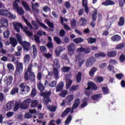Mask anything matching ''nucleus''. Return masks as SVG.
<instances>
[{
	"label": "nucleus",
	"instance_id": "nucleus-1",
	"mask_svg": "<svg viewBox=\"0 0 125 125\" xmlns=\"http://www.w3.org/2000/svg\"><path fill=\"white\" fill-rule=\"evenodd\" d=\"M17 39L19 43L22 45L23 50L26 51H29L31 48V43L27 42L22 41V37L19 34H17Z\"/></svg>",
	"mask_w": 125,
	"mask_h": 125
},
{
	"label": "nucleus",
	"instance_id": "nucleus-2",
	"mask_svg": "<svg viewBox=\"0 0 125 125\" xmlns=\"http://www.w3.org/2000/svg\"><path fill=\"white\" fill-rule=\"evenodd\" d=\"M54 66L53 71L54 72V77L56 80H58V79H59V71H58V69L60 68V62H59V59L57 58L54 59Z\"/></svg>",
	"mask_w": 125,
	"mask_h": 125
},
{
	"label": "nucleus",
	"instance_id": "nucleus-3",
	"mask_svg": "<svg viewBox=\"0 0 125 125\" xmlns=\"http://www.w3.org/2000/svg\"><path fill=\"white\" fill-rule=\"evenodd\" d=\"M0 15L8 17V18H10L11 19H15L16 18L15 15L11 14L10 12L7 10L0 9Z\"/></svg>",
	"mask_w": 125,
	"mask_h": 125
},
{
	"label": "nucleus",
	"instance_id": "nucleus-4",
	"mask_svg": "<svg viewBox=\"0 0 125 125\" xmlns=\"http://www.w3.org/2000/svg\"><path fill=\"white\" fill-rule=\"evenodd\" d=\"M18 2H20V0H15L13 3V7L14 9H16L18 14L23 15L25 13V12L22 8L19 7Z\"/></svg>",
	"mask_w": 125,
	"mask_h": 125
},
{
	"label": "nucleus",
	"instance_id": "nucleus-5",
	"mask_svg": "<svg viewBox=\"0 0 125 125\" xmlns=\"http://www.w3.org/2000/svg\"><path fill=\"white\" fill-rule=\"evenodd\" d=\"M19 87H20L21 91L22 94H27L30 92V86L25 85L24 83H21L19 85Z\"/></svg>",
	"mask_w": 125,
	"mask_h": 125
},
{
	"label": "nucleus",
	"instance_id": "nucleus-6",
	"mask_svg": "<svg viewBox=\"0 0 125 125\" xmlns=\"http://www.w3.org/2000/svg\"><path fill=\"white\" fill-rule=\"evenodd\" d=\"M16 64V73L20 74L23 72V63L22 62H19L18 60L16 61L15 62Z\"/></svg>",
	"mask_w": 125,
	"mask_h": 125
},
{
	"label": "nucleus",
	"instance_id": "nucleus-7",
	"mask_svg": "<svg viewBox=\"0 0 125 125\" xmlns=\"http://www.w3.org/2000/svg\"><path fill=\"white\" fill-rule=\"evenodd\" d=\"M68 54L72 56L75 53V49H76V45L74 43H71L68 47Z\"/></svg>",
	"mask_w": 125,
	"mask_h": 125
},
{
	"label": "nucleus",
	"instance_id": "nucleus-8",
	"mask_svg": "<svg viewBox=\"0 0 125 125\" xmlns=\"http://www.w3.org/2000/svg\"><path fill=\"white\" fill-rule=\"evenodd\" d=\"M31 102H32V100L30 98L24 100L22 103V104H21V109H28V108H29V105H30Z\"/></svg>",
	"mask_w": 125,
	"mask_h": 125
},
{
	"label": "nucleus",
	"instance_id": "nucleus-9",
	"mask_svg": "<svg viewBox=\"0 0 125 125\" xmlns=\"http://www.w3.org/2000/svg\"><path fill=\"white\" fill-rule=\"evenodd\" d=\"M87 86L88 87L86 88L87 90H89L92 88V90H94L95 91L98 88L96 84L92 82H88L87 83Z\"/></svg>",
	"mask_w": 125,
	"mask_h": 125
},
{
	"label": "nucleus",
	"instance_id": "nucleus-10",
	"mask_svg": "<svg viewBox=\"0 0 125 125\" xmlns=\"http://www.w3.org/2000/svg\"><path fill=\"white\" fill-rule=\"evenodd\" d=\"M13 80V77L11 75H9L8 76H6L4 79V82L6 84H7V86L8 85H10L12 83V81Z\"/></svg>",
	"mask_w": 125,
	"mask_h": 125
},
{
	"label": "nucleus",
	"instance_id": "nucleus-11",
	"mask_svg": "<svg viewBox=\"0 0 125 125\" xmlns=\"http://www.w3.org/2000/svg\"><path fill=\"white\" fill-rule=\"evenodd\" d=\"M82 5L84 8L86 14L89 13V7L87 5V0H82Z\"/></svg>",
	"mask_w": 125,
	"mask_h": 125
},
{
	"label": "nucleus",
	"instance_id": "nucleus-12",
	"mask_svg": "<svg viewBox=\"0 0 125 125\" xmlns=\"http://www.w3.org/2000/svg\"><path fill=\"white\" fill-rule=\"evenodd\" d=\"M0 22L1 25V27L4 28H7L8 27V20L5 18H2L0 20Z\"/></svg>",
	"mask_w": 125,
	"mask_h": 125
},
{
	"label": "nucleus",
	"instance_id": "nucleus-13",
	"mask_svg": "<svg viewBox=\"0 0 125 125\" xmlns=\"http://www.w3.org/2000/svg\"><path fill=\"white\" fill-rule=\"evenodd\" d=\"M15 30L18 32L20 33V28L23 29V25L19 22H15L13 23Z\"/></svg>",
	"mask_w": 125,
	"mask_h": 125
},
{
	"label": "nucleus",
	"instance_id": "nucleus-14",
	"mask_svg": "<svg viewBox=\"0 0 125 125\" xmlns=\"http://www.w3.org/2000/svg\"><path fill=\"white\" fill-rule=\"evenodd\" d=\"M63 87L64 83L63 82H61L59 83L56 86V92H60V91H62V90H63Z\"/></svg>",
	"mask_w": 125,
	"mask_h": 125
},
{
	"label": "nucleus",
	"instance_id": "nucleus-15",
	"mask_svg": "<svg viewBox=\"0 0 125 125\" xmlns=\"http://www.w3.org/2000/svg\"><path fill=\"white\" fill-rule=\"evenodd\" d=\"M95 62V59L94 58H91L88 59L87 62L85 63L86 67H90L92 65H93Z\"/></svg>",
	"mask_w": 125,
	"mask_h": 125
},
{
	"label": "nucleus",
	"instance_id": "nucleus-16",
	"mask_svg": "<svg viewBox=\"0 0 125 125\" xmlns=\"http://www.w3.org/2000/svg\"><path fill=\"white\" fill-rule=\"evenodd\" d=\"M80 103H81V100L80 99H76L74 101V103L72 105V110H75L77 109V108L80 106Z\"/></svg>",
	"mask_w": 125,
	"mask_h": 125
},
{
	"label": "nucleus",
	"instance_id": "nucleus-17",
	"mask_svg": "<svg viewBox=\"0 0 125 125\" xmlns=\"http://www.w3.org/2000/svg\"><path fill=\"white\" fill-rule=\"evenodd\" d=\"M102 98V94H95L91 97V99L92 100H93L94 101H97L98 100H99V99H101Z\"/></svg>",
	"mask_w": 125,
	"mask_h": 125
},
{
	"label": "nucleus",
	"instance_id": "nucleus-18",
	"mask_svg": "<svg viewBox=\"0 0 125 125\" xmlns=\"http://www.w3.org/2000/svg\"><path fill=\"white\" fill-rule=\"evenodd\" d=\"M41 96L44 97V99H49V96L51 95V92H42L40 93Z\"/></svg>",
	"mask_w": 125,
	"mask_h": 125
},
{
	"label": "nucleus",
	"instance_id": "nucleus-19",
	"mask_svg": "<svg viewBox=\"0 0 125 125\" xmlns=\"http://www.w3.org/2000/svg\"><path fill=\"white\" fill-rule=\"evenodd\" d=\"M111 40L112 42H120L122 40V37L119 35H115L111 37Z\"/></svg>",
	"mask_w": 125,
	"mask_h": 125
},
{
	"label": "nucleus",
	"instance_id": "nucleus-20",
	"mask_svg": "<svg viewBox=\"0 0 125 125\" xmlns=\"http://www.w3.org/2000/svg\"><path fill=\"white\" fill-rule=\"evenodd\" d=\"M115 2L111 0H106L105 1L102 3V5L108 6V5H114Z\"/></svg>",
	"mask_w": 125,
	"mask_h": 125
},
{
	"label": "nucleus",
	"instance_id": "nucleus-21",
	"mask_svg": "<svg viewBox=\"0 0 125 125\" xmlns=\"http://www.w3.org/2000/svg\"><path fill=\"white\" fill-rule=\"evenodd\" d=\"M14 105V103L10 102L6 104V107L4 108L5 111H10L12 109V107Z\"/></svg>",
	"mask_w": 125,
	"mask_h": 125
},
{
	"label": "nucleus",
	"instance_id": "nucleus-22",
	"mask_svg": "<svg viewBox=\"0 0 125 125\" xmlns=\"http://www.w3.org/2000/svg\"><path fill=\"white\" fill-rule=\"evenodd\" d=\"M87 101H88V98L84 97L83 99L82 102H83V103L81 104V108H84V107H86V106H87Z\"/></svg>",
	"mask_w": 125,
	"mask_h": 125
},
{
	"label": "nucleus",
	"instance_id": "nucleus-23",
	"mask_svg": "<svg viewBox=\"0 0 125 125\" xmlns=\"http://www.w3.org/2000/svg\"><path fill=\"white\" fill-rule=\"evenodd\" d=\"M10 43L12 44L13 47H15L17 45V40L13 37H11L10 38Z\"/></svg>",
	"mask_w": 125,
	"mask_h": 125
},
{
	"label": "nucleus",
	"instance_id": "nucleus-24",
	"mask_svg": "<svg viewBox=\"0 0 125 125\" xmlns=\"http://www.w3.org/2000/svg\"><path fill=\"white\" fill-rule=\"evenodd\" d=\"M74 100V95H70L66 97V101L68 105H71V102Z\"/></svg>",
	"mask_w": 125,
	"mask_h": 125
},
{
	"label": "nucleus",
	"instance_id": "nucleus-25",
	"mask_svg": "<svg viewBox=\"0 0 125 125\" xmlns=\"http://www.w3.org/2000/svg\"><path fill=\"white\" fill-rule=\"evenodd\" d=\"M97 71V68L94 67L92 68L89 72V75L91 77V78H93L94 77V74L96 73Z\"/></svg>",
	"mask_w": 125,
	"mask_h": 125
},
{
	"label": "nucleus",
	"instance_id": "nucleus-26",
	"mask_svg": "<svg viewBox=\"0 0 125 125\" xmlns=\"http://www.w3.org/2000/svg\"><path fill=\"white\" fill-rule=\"evenodd\" d=\"M83 77V73L81 72H78L76 75V81L78 83L82 82V78Z\"/></svg>",
	"mask_w": 125,
	"mask_h": 125
},
{
	"label": "nucleus",
	"instance_id": "nucleus-27",
	"mask_svg": "<svg viewBox=\"0 0 125 125\" xmlns=\"http://www.w3.org/2000/svg\"><path fill=\"white\" fill-rule=\"evenodd\" d=\"M61 23L62 25H63V27L66 31H70L71 30V28H70V27L68 26L67 24H64V18H63V17H62L61 18Z\"/></svg>",
	"mask_w": 125,
	"mask_h": 125
},
{
	"label": "nucleus",
	"instance_id": "nucleus-28",
	"mask_svg": "<svg viewBox=\"0 0 125 125\" xmlns=\"http://www.w3.org/2000/svg\"><path fill=\"white\" fill-rule=\"evenodd\" d=\"M21 4L26 11H31V8H30V6H29V5H28L27 2H21Z\"/></svg>",
	"mask_w": 125,
	"mask_h": 125
},
{
	"label": "nucleus",
	"instance_id": "nucleus-29",
	"mask_svg": "<svg viewBox=\"0 0 125 125\" xmlns=\"http://www.w3.org/2000/svg\"><path fill=\"white\" fill-rule=\"evenodd\" d=\"M86 21H87V20H86V19H85V18H80V19L79 20V23L81 26H83V27H84V26L86 25Z\"/></svg>",
	"mask_w": 125,
	"mask_h": 125
},
{
	"label": "nucleus",
	"instance_id": "nucleus-30",
	"mask_svg": "<svg viewBox=\"0 0 125 125\" xmlns=\"http://www.w3.org/2000/svg\"><path fill=\"white\" fill-rule=\"evenodd\" d=\"M106 53L104 52H99L95 54V57L96 58H99V57H102L103 58H104L106 57Z\"/></svg>",
	"mask_w": 125,
	"mask_h": 125
},
{
	"label": "nucleus",
	"instance_id": "nucleus-31",
	"mask_svg": "<svg viewBox=\"0 0 125 125\" xmlns=\"http://www.w3.org/2000/svg\"><path fill=\"white\" fill-rule=\"evenodd\" d=\"M37 87L38 89H39L42 92V91H43L44 89H45V87L43 86V84L42 83V82H41V81L40 82V83H37Z\"/></svg>",
	"mask_w": 125,
	"mask_h": 125
},
{
	"label": "nucleus",
	"instance_id": "nucleus-32",
	"mask_svg": "<svg viewBox=\"0 0 125 125\" xmlns=\"http://www.w3.org/2000/svg\"><path fill=\"white\" fill-rule=\"evenodd\" d=\"M118 26L122 27L125 25V18L124 17H121L119 18V21L118 22Z\"/></svg>",
	"mask_w": 125,
	"mask_h": 125
},
{
	"label": "nucleus",
	"instance_id": "nucleus-33",
	"mask_svg": "<svg viewBox=\"0 0 125 125\" xmlns=\"http://www.w3.org/2000/svg\"><path fill=\"white\" fill-rule=\"evenodd\" d=\"M71 111V108L67 107L65 109V110L62 113L61 115V117L62 118H64L65 116H67L68 114H69V112Z\"/></svg>",
	"mask_w": 125,
	"mask_h": 125
},
{
	"label": "nucleus",
	"instance_id": "nucleus-34",
	"mask_svg": "<svg viewBox=\"0 0 125 125\" xmlns=\"http://www.w3.org/2000/svg\"><path fill=\"white\" fill-rule=\"evenodd\" d=\"M29 80L31 82H35V80H36V75H35V73L34 72H30L29 74Z\"/></svg>",
	"mask_w": 125,
	"mask_h": 125
},
{
	"label": "nucleus",
	"instance_id": "nucleus-35",
	"mask_svg": "<svg viewBox=\"0 0 125 125\" xmlns=\"http://www.w3.org/2000/svg\"><path fill=\"white\" fill-rule=\"evenodd\" d=\"M97 9H94V11L93 12L92 15V21H96V17H97Z\"/></svg>",
	"mask_w": 125,
	"mask_h": 125
},
{
	"label": "nucleus",
	"instance_id": "nucleus-36",
	"mask_svg": "<svg viewBox=\"0 0 125 125\" xmlns=\"http://www.w3.org/2000/svg\"><path fill=\"white\" fill-rule=\"evenodd\" d=\"M46 22L48 27L51 28V29H53L54 28V23H53L52 22H51L49 19H46Z\"/></svg>",
	"mask_w": 125,
	"mask_h": 125
},
{
	"label": "nucleus",
	"instance_id": "nucleus-37",
	"mask_svg": "<svg viewBox=\"0 0 125 125\" xmlns=\"http://www.w3.org/2000/svg\"><path fill=\"white\" fill-rule=\"evenodd\" d=\"M117 55V51H112L107 53L108 57H115Z\"/></svg>",
	"mask_w": 125,
	"mask_h": 125
},
{
	"label": "nucleus",
	"instance_id": "nucleus-38",
	"mask_svg": "<svg viewBox=\"0 0 125 125\" xmlns=\"http://www.w3.org/2000/svg\"><path fill=\"white\" fill-rule=\"evenodd\" d=\"M88 43H95L96 42V38H93L92 37H89L87 39Z\"/></svg>",
	"mask_w": 125,
	"mask_h": 125
},
{
	"label": "nucleus",
	"instance_id": "nucleus-39",
	"mask_svg": "<svg viewBox=\"0 0 125 125\" xmlns=\"http://www.w3.org/2000/svg\"><path fill=\"white\" fill-rule=\"evenodd\" d=\"M18 92H19V88L15 87L12 89L10 93L12 95H14V94H16V93H18Z\"/></svg>",
	"mask_w": 125,
	"mask_h": 125
},
{
	"label": "nucleus",
	"instance_id": "nucleus-40",
	"mask_svg": "<svg viewBox=\"0 0 125 125\" xmlns=\"http://www.w3.org/2000/svg\"><path fill=\"white\" fill-rule=\"evenodd\" d=\"M71 121H72V115H69L64 122L65 125H68L69 124L71 123Z\"/></svg>",
	"mask_w": 125,
	"mask_h": 125
},
{
	"label": "nucleus",
	"instance_id": "nucleus-41",
	"mask_svg": "<svg viewBox=\"0 0 125 125\" xmlns=\"http://www.w3.org/2000/svg\"><path fill=\"white\" fill-rule=\"evenodd\" d=\"M20 107L21 108V104H20V103H16L15 104V105L14 107V111H15V112L18 111V110H19Z\"/></svg>",
	"mask_w": 125,
	"mask_h": 125
},
{
	"label": "nucleus",
	"instance_id": "nucleus-42",
	"mask_svg": "<svg viewBox=\"0 0 125 125\" xmlns=\"http://www.w3.org/2000/svg\"><path fill=\"white\" fill-rule=\"evenodd\" d=\"M38 105H39V102L35 100L31 102V108H36Z\"/></svg>",
	"mask_w": 125,
	"mask_h": 125
},
{
	"label": "nucleus",
	"instance_id": "nucleus-43",
	"mask_svg": "<svg viewBox=\"0 0 125 125\" xmlns=\"http://www.w3.org/2000/svg\"><path fill=\"white\" fill-rule=\"evenodd\" d=\"M102 90L103 91V94L106 95L107 94H109L110 90L107 87H103Z\"/></svg>",
	"mask_w": 125,
	"mask_h": 125
},
{
	"label": "nucleus",
	"instance_id": "nucleus-44",
	"mask_svg": "<svg viewBox=\"0 0 125 125\" xmlns=\"http://www.w3.org/2000/svg\"><path fill=\"white\" fill-rule=\"evenodd\" d=\"M70 25L72 28H76L77 27V21L75 19H73L70 21Z\"/></svg>",
	"mask_w": 125,
	"mask_h": 125
},
{
	"label": "nucleus",
	"instance_id": "nucleus-45",
	"mask_svg": "<svg viewBox=\"0 0 125 125\" xmlns=\"http://www.w3.org/2000/svg\"><path fill=\"white\" fill-rule=\"evenodd\" d=\"M73 42H75V43H80V42H83V39L82 38H75L73 40Z\"/></svg>",
	"mask_w": 125,
	"mask_h": 125
},
{
	"label": "nucleus",
	"instance_id": "nucleus-46",
	"mask_svg": "<svg viewBox=\"0 0 125 125\" xmlns=\"http://www.w3.org/2000/svg\"><path fill=\"white\" fill-rule=\"evenodd\" d=\"M54 41L56 42L57 44H61V42H62V41L60 39V38L57 37V36H55L54 37Z\"/></svg>",
	"mask_w": 125,
	"mask_h": 125
},
{
	"label": "nucleus",
	"instance_id": "nucleus-47",
	"mask_svg": "<svg viewBox=\"0 0 125 125\" xmlns=\"http://www.w3.org/2000/svg\"><path fill=\"white\" fill-rule=\"evenodd\" d=\"M10 35V31L8 30H6L4 32H3V36L4 38L5 39H8L9 38V35Z\"/></svg>",
	"mask_w": 125,
	"mask_h": 125
},
{
	"label": "nucleus",
	"instance_id": "nucleus-48",
	"mask_svg": "<svg viewBox=\"0 0 125 125\" xmlns=\"http://www.w3.org/2000/svg\"><path fill=\"white\" fill-rule=\"evenodd\" d=\"M95 81L96 82V83H101L104 81V78H103L102 77L98 76L95 79Z\"/></svg>",
	"mask_w": 125,
	"mask_h": 125
},
{
	"label": "nucleus",
	"instance_id": "nucleus-49",
	"mask_svg": "<svg viewBox=\"0 0 125 125\" xmlns=\"http://www.w3.org/2000/svg\"><path fill=\"white\" fill-rule=\"evenodd\" d=\"M57 107L54 105H49L48 106V109L50 111V112H55L56 111Z\"/></svg>",
	"mask_w": 125,
	"mask_h": 125
},
{
	"label": "nucleus",
	"instance_id": "nucleus-50",
	"mask_svg": "<svg viewBox=\"0 0 125 125\" xmlns=\"http://www.w3.org/2000/svg\"><path fill=\"white\" fill-rule=\"evenodd\" d=\"M62 70L63 72H64V73H68V72H70L71 67L69 66H64L62 68Z\"/></svg>",
	"mask_w": 125,
	"mask_h": 125
},
{
	"label": "nucleus",
	"instance_id": "nucleus-51",
	"mask_svg": "<svg viewBox=\"0 0 125 125\" xmlns=\"http://www.w3.org/2000/svg\"><path fill=\"white\" fill-rule=\"evenodd\" d=\"M64 6H65V8H66V9H70V8H71V3H70V1H65L64 4Z\"/></svg>",
	"mask_w": 125,
	"mask_h": 125
},
{
	"label": "nucleus",
	"instance_id": "nucleus-52",
	"mask_svg": "<svg viewBox=\"0 0 125 125\" xmlns=\"http://www.w3.org/2000/svg\"><path fill=\"white\" fill-rule=\"evenodd\" d=\"M91 51V49H90V47H89V46H87L84 48V53H85V54H88L90 53Z\"/></svg>",
	"mask_w": 125,
	"mask_h": 125
},
{
	"label": "nucleus",
	"instance_id": "nucleus-53",
	"mask_svg": "<svg viewBox=\"0 0 125 125\" xmlns=\"http://www.w3.org/2000/svg\"><path fill=\"white\" fill-rule=\"evenodd\" d=\"M123 47H125V43H121L116 45V49H122Z\"/></svg>",
	"mask_w": 125,
	"mask_h": 125
},
{
	"label": "nucleus",
	"instance_id": "nucleus-54",
	"mask_svg": "<svg viewBox=\"0 0 125 125\" xmlns=\"http://www.w3.org/2000/svg\"><path fill=\"white\" fill-rule=\"evenodd\" d=\"M31 4H32L31 8H32V11H33V12H36V13H39V12H40V9H36V8H35V7H34V3L31 2Z\"/></svg>",
	"mask_w": 125,
	"mask_h": 125
},
{
	"label": "nucleus",
	"instance_id": "nucleus-55",
	"mask_svg": "<svg viewBox=\"0 0 125 125\" xmlns=\"http://www.w3.org/2000/svg\"><path fill=\"white\" fill-rule=\"evenodd\" d=\"M39 25H40L41 26V27H42V28H43V29H48V30H50V28H48V27H47L46 25H45V24H43V23L41 22V21H39Z\"/></svg>",
	"mask_w": 125,
	"mask_h": 125
},
{
	"label": "nucleus",
	"instance_id": "nucleus-56",
	"mask_svg": "<svg viewBox=\"0 0 125 125\" xmlns=\"http://www.w3.org/2000/svg\"><path fill=\"white\" fill-rule=\"evenodd\" d=\"M51 9L48 5H45L43 7V11L44 12H47L48 11H50Z\"/></svg>",
	"mask_w": 125,
	"mask_h": 125
},
{
	"label": "nucleus",
	"instance_id": "nucleus-57",
	"mask_svg": "<svg viewBox=\"0 0 125 125\" xmlns=\"http://www.w3.org/2000/svg\"><path fill=\"white\" fill-rule=\"evenodd\" d=\"M67 94H68V91L63 90L60 94V96H61L62 97H65Z\"/></svg>",
	"mask_w": 125,
	"mask_h": 125
},
{
	"label": "nucleus",
	"instance_id": "nucleus-58",
	"mask_svg": "<svg viewBox=\"0 0 125 125\" xmlns=\"http://www.w3.org/2000/svg\"><path fill=\"white\" fill-rule=\"evenodd\" d=\"M34 40H35V42L37 43H40L41 41H40V37H39V36H38L37 35H34Z\"/></svg>",
	"mask_w": 125,
	"mask_h": 125
},
{
	"label": "nucleus",
	"instance_id": "nucleus-59",
	"mask_svg": "<svg viewBox=\"0 0 125 125\" xmlns=\"http://www.w3.org/2000/svg\"><path fill=\"white\" fill-rule=\"evenodd\" d=\"M32 47H33V53L34 56H36L37 53V47L36 46V45H33Z\"/></svg>",
	"mask_w": 125,
	"mask_h": 125
},
{
	"label": "nucleus",
	"instance_id": "nucleus-60",
	"mask_svg": "<svg viewBox=\"0 0 125 125\" xmlns=\"http://www.w3.org/2000/svg\"><path fill=\"white\" fill-rule=\"evenodd\" d=\"M78 87H79V85H73L70 88L69 90L70 91H75L78 89Z\"/></svg>",
	"mask_w": 125,
	"mask_h": 125
},
{
	"label": "nucleus",
	"instance_id": "nucleus-61",
	"mask_svg": "<svg viewBox=\"0 0 125 125\" xmlns=\"http://www.w3.org/2000/svg\"><path fill=\"white\" fill-rule=\"evenodd\" d=\"M120 61L121 63H123L124 62H125V56L124 54H122L121 55H120Z\"/></svg>",
	"mask_w": 125,
	"mask_h": 125
},
{
	"label": "nucleus",
	"instance_id": "nucleus-62",
	"mask_svg": "<svg viewBox=\"0 0 125 125\" xmlns=\"http://www.w3.org/2000/svg\"><path fill=\"white\" fill-rule=\"evenodd\" d=\"M115 77L118 79V80H122V79L124 78V75L122 73H119L116 74Z\"/></svg>",
	"mask_w": 125,
	"mask_h": 125
},
{
	"label": "nucleus",
	"instance_id": "nucleus-63",
	"mask_svg": "<svg viewBox=\"0 0 125 125\" xmlns=\"http://www.w3.org/2000/svg\"><path fill=\"white\" fill-rule=\"evenodd\" d=\"M57 83V82L56 81H53L52 82H51L49 83V85L51 87H54L55 86H56Z\"/></svg>",
	"mask_w": 125,
	"mask_h": 125
},
{
	"label": "nucleus",
	"instance_id": "nucleus-64",
	"mask_svg": "<svg viewBox=\"0 0 125 125\" xmlns=\"http://www.w3.org/2000/svg\"><path fill=\"white\" fill-rule=\"evenodd\" d=\"M7 68L9 71H12V70H14V66L11 63H8L7 64Z\"/></svg>",
	"mask_w": 125,
	"mask_h": 125
}]
</instances>
